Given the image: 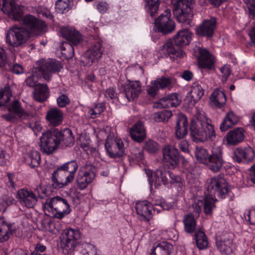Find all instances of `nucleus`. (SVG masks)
Here are the masks:
<instances>
[{
	"instance_id": "1",
	"label": "nucleus",
	"mask_w": 255,
	"mask_h": 255,
	"mask_svg": "<svg viewBox=\"0 0 255 255\" xmlns=\"http://www.w3.org/2000/svg\"><path fill=\"white\" fill-rule=\"evenodd\" d=\"M20 21L23 26L11 27L6 34V42L12 47L21 46L27 41L30 34L40 35L45 32V23L32 15L22 16Z\"/></svg>"
},
{
	"instance_id": "2",
	"label": "nucleus",
	"mask_w": 255,
	"mask_h": 255,
	"mask_svg": "<svg viewBox=\"0 0 255 255\" xmlns=\"http://www.w3.org/2000/svg\"><path fill=\"white\" fill-rule=\"evenodd\" d=\"M190 134L193 141H214L216 134L214 127L210 124L204 113H199L195 119L190 122Z\"/></svg>"
},
{
	"instance_id": "3",
	"label": "nucleus",
	"mask_w": 255,
	"mask_h": 255,
	"mask_svg": "<svg viewBox=\"0 0 255 255\" xmlns=\"http://www.w3.org/2000/svg\"><path fill=\"white\" fill-rule=\"evenodd\" d=\"M207 191L209 196H217L220 198H226L229 201L234 198V194L229 189L228 182L225 177L220 174L210 179L207 186Z\"/></svg>"
},
{
	"instance_id": "4",
	"label": "nucleus",
	"mask_w": 255,
	"mask_h": 255,
	"mask_svg": "<svg viewBox=\"0 0 255 255\" xmlns=\"http://www.w3.org/2000/svg\"><path fill=\"white\" fill-rule=\"evenodd\" d=\"M44 208L51 213L49 216L59 219H62L71 212L67 200L60 196L47 199L44 204Z\"/></svg>"
},
{
	"instance_id": "5",
	"label": "nucleus",
	"mask_w": 255,
	"mask_h": 255,
	"mask_svg": "<svg viewBox=\"0 0 255 255\" xmlns=\"http://www.w3.org/2000/svg\"><path fill=\"white\" fill-rule=\"evenodd\" d=\"M183 223L186 233L190 234H194V239L197 247L200 250L206 248L208 245L207 238L201 228L196 229V221L194 215L191 214L185 215Z\"/></svg>"
},
{
	"instance_id": "6",
	"label": "nucleus",
	"mask_w": 255,
	"mask_h": 255,
	"mask_svg": "<svg viewBox=\"0 0 255 255\" xmlns=\"http://www.w3.org/2000/svg\"><path fill=\"white\" fill-rule=\"evenodd\" d=\"M37 65L33 73L39 72L46 81L50 80L53 73L58 72L63 68L62 63L56 59L42 60L37 62Z\"/></svg>"
},
{
	"instance_id": "7",
	"label": "nucleus",
	"mask_w": 255,
	"mask_h": 255,
	"mask_svg": "<svg viewBox=\"0 0 255 255\" xmlns=\"http://www.w3.org/2000/svg\"><path fill=\"white\" fill-rule=\"evenodd\" d=\"M193 3L194 0H177L174 4L173 13L179 22L190 23Z\"/></svg>"
},
{
	"instance_id": "8",
	"label": "nucleus",
	"mask_w": 255,
	"mask_h": 255,
	"mask_svg": "<svg viewBox=\"0 0 255 255\" xmlns=\"http://www.w3.org/2000/svg\"><path fill=\"white\" fill-rule=\"evenodd\" d=\"M80 237V232L77 230L69 228L64 230L60 237V245L63 253L66 255L72 253L78 245V241Z\"/></svg>"
},
{
	"instance_id": "9",
	"label": "nucleus",
	"mask_w": 255,
	"mask_h": 255,
	"mask_svg": "<svg viewBox=\"0 0 255 255\" xmlns=\"http://www.w3.org/2000/svg\"><path fill=\"white\" fill-rule=\"evenodd\" d=\"M56 133L57 129L56 128L43 133L40 137V146L44 152L50 154L58 147Z\"/></svg>"
},
{
	"instance_id": "10",
	"label": "nucleus",
	"mask_w": 255,
	"mask_h": 255,
	"mask_svg": "<svg viewBox=\"0 0 255 255\" xmlns=\"http://www.w3.org/2000/svg\"><path fill=\"white\" fill-rule=\"evenodd\" d=\"M7 109L8 113L2 115L1 117L9 122H14L18 119H25L29 116L28 114L22 108L20 103L17 100L10 104Z\"/></svg>"
},
{
	"instance_id": "11",
	"label": "nucleus",
	"mask_w": 255,
	"mask_h": 255,
	"mask_svg": "<svg viewBox=\"0 0 255 255\" xmlns=\"http://www.w3.org/2000/svg\"><path fill=\"white\" fill-rule=\"evenodd\" d=\"M103 51L101 41L98 40L92 48L87 50L81 57V62L84 66H91L101 57Z\"/></svg>"
},
{
	"instance_id": "12",
	"label": "nucleus",
	"mask_w": 255,
	"mask_h": 255,
	"mask_svg": "<svg viewBox=\"0 0 255 255\" xmlns=\"http://www.w3.org/2000/svg\"><path fill=\"white\" fill-rule=\"evenodd\" d=\"M1 10L14 20L20 21L22 17L23 7L16 4L14 0H3Z\"/></svg>"
},
{
	"instance_id": "13",
	"label": "nucleus",
	"mask_w": 255,
	"mask_h": 255,
	"mask_svg": "<svg viewBox=\"0 0 255 255\" xmlns=\"http://www.w3.org/2000/svg\"><path fill=\"white\" fill-rule=\"evenodd\" d=\"M105 146L110 158L121 157L125 154L124 143L120 139L114 140L112 138H108Z\"/></svg>"
},
{
	"instance_id": "14",
	"label": "nucleus",
	"mask_w": 255,
	"mask_h": 255,
	"mask_svg": "<svg viewBox=\"0 0 255 255\" xmlns=\"http://www.w3.org/2000/svg\"><path fill=\"white\" fill-rule=\"evenodd\" d=\"M160 52L165 57H169L173 60L183 56L185 53L181 48L175 44L172 39L166 41L160 48Z\"/></svg>"
},
{
	"instance_id": "15",
	"label": "nucleus",
	"mask_w": 255,
	"mask_h": 255,
	"mask_svg": "<svg viewBox=\"0 0 255 255\" xmlns=\"http://www.w3.org/2000/svg\"><path fill=\"white\" fill-rule=\"evenodd\" d=\"M216 24L217 19L215 17L204 20L196 28L197 34L208 38H212L216 27Z\"/></svg>"
},
{
	"instance_id": "16",
	"label": "nucleus",
	"mask_w": 255,
	"mask_h": 255,
	"mask_svg": "<svg viewBox=\"0 0 255 255\" xmlns=\"http://www.w3.org/2000/svg\"><path fill=\"white\" fill-rule=\"evenodd\" d=\"M135 210L137 214L145 221H148L152 218L153 212L157 211L158 213L160 211V209L154 208L152 204L147 201L137 202Z\"/></svg>"
},
{
	"instance_id": "17",
	"label": "nucleus",
	"mask_w": 255,
	"mask_h": 255,
	"mask_svg": "<svg viewBox=\"0 0 255 255\" xmlns=\"http://www.w3.org/2000/svg\"><path fill=\"white\" fill-rule=\"evenodd\" d=\"M232 236L228 233H223L217 236L216 244L217 248L224 254L229 255L232 253L233 243Z\"/></svg>"
},
{
	"instance_id": "18",
	"label": "nucleus",
	"mask_w": 255,
	"mask_h": 255,
	"mask_svg": "<svg viewBox=\"0 0 255 255\" xmlns=\"http://www.w3.org/2000/svg\"><path fill=\"white\" fill-rule=\"evenodd\" d=\"M154 24L158 31L163 34L172 32L175 28V23L169 15H160L155 19Z\"/></svg>"
},
{
	"instance_id": "19",
	"label": "nucleus",
	"mask_w": 255,
	"mask_h": 255,
	"mask_svg": "<svg viewBox=\"0 0 255 255\" xmlns=\"http://www.w3.org/2000/svg\"><path fill=\"white\" fill-rule=\"evenodd\" d=\"M123 93L128 101H133L136 98L141 91L140 82L128 81L123 86Z\"/></svg>"
},
{
	"instance_id": "20",
	"label": "nucleus",
	"mask_w": 255,
	"mask_h": 255,
	"mask_svg": "<svg viewBox=\"0 0 255 255\" xmlns=\"http://www.w3.org/2000/svg\"><path fill=\"white\" fill-rule=\"evenodd\" d=\"M20 203L28 208H33L37 201V196L32 191L22 189L17 192Z\"/></svg>"
},
{
	"instance_id": "21",
	"label": "nucleus",
	"mask_w": 255,
	"mask_h": 255,
	"mask_svg": "<svg viewBox=\"0 0 255 255\" xmlns=\"http://www.w3.org/2000/svg\"><path fill=\"white\" fill-rule=\"evenodd\" d=\"M57 138L58 147H70L74 143V137L71 130L66 128L62 131L57 129Z\"/></svg>"
},
{
	"instance_id": "22",
	"label": "nucleus",
	"mask_w": 255,
	"mask_h": 255,
	"mask_svg": "<svg viewBox=\"0 0 255 255\" xmlns=\"http://www.w3.org/2000/svg\"><path fill=\"white\" fill-rule=\"evenodd\" d=\"M181 100L178 99L176 93H172L160 99L155 104L154 106L158 108H169L176 107L180 105Z\"/></svg>"
},
{
	"instance_id": "23",
	"label": "nucleus",
	"mask_w": 255,
	"mask_h": 255,
	"mask_svg": "<svg viewBox=\"0 0 255 255\" xmlns=\"http://www.w3.org/2000/svg\"><path fill=\"white\" fill-rule=\"evenodd\" d=\"M60 32L63 37L75 45L79 43L82 40L81 34L73 27H62L60 29Z\"/></svg>"
},
{
	"instance_id": "24",
	"label": "nucleus",
	"mask_w": 255,
	"mask_h": 255,
	"mask_svg": "<svg viewBox=\"0 0 255 255\" xmlns=\"http://www.w3.org/2000/svg\"><path fill=\"white\" fill-rule=\"evenodd\" d=\"M188 125V119L184 115L178 116L175 128V136L178 139L184 138L188 133L187 127Z\"/></svg>"
},
{
	"instance_id": "25",
	"label": "nucleus",
	"mask_w": 255,
	"mask_h": 255,
	"mask_svg": "<svg viewBox=\"0 0 255 255\" xmlns=\"http://www.w3.org/2000/svg\"><path fill=\"white\" fill-rule=\"evenodd\" d=\"M15 231V228L13 224H8L3 217H0V242L7 241Z\"/></svg>"
},
{
	"instance_id": "26",
	"label": "nucleus",
	"mask_w": 255,
	"mask_h": 255,
	"mask_svg": "<svg viewBox=\"0 0 255 255\" xmlns=\"http://www.w3.org/2000/svg\"><path fill=\"white\" fill-rule=\"evenodd\" d=\"M199 57L198 62L200 66L203 68L211 69L214 65L213 56L205 49L199 48Z\"/></svg>"
},
{
	"instance_id": "27",
	"label": "nucleus",
	"mask_w": 255,
	"mask_h": 255,
	"mask_svg": "<svg viewBox=\"0 0 255 255\" xmlns=\"http://www.w3.org/2000/svg\"><path fill=\"white\" fill-rule=\"evenodd\" d=\"M245 130L242 128H236L230 131L227 134V142L232 145H236L242 142L245 138Z\"/></svg>"
},
{
	"instance_id": "28",
	"label": "nucleus",
	"mask_w": 255,
	"mask_h": 255,
	"mask_svg": "<svg viewBox=\"0 0 255 255\" xmlns=\"http://www.w3.org/2000/svg\"><path fill=\"white\" fill-rule=\"evenodd\" d=\"M131 138L137 142H141L145 137V130L143 123L141 121L138 122L131 128L130 130Z\"/></svg>"
},
{
	"instance_id": "29",
	"label": "nucleus",
	"mask_w": 255,
	"mask_h": 255,
	"mask_svg": "<svg viewBox=\"0 0 255 255\" xmlns=\"http://www.w3.org/2000/svg\"><path fill=\"white\" fill-rule=\"evenodd\" d=\"M46 119L50 125L56 127L62 123L63 115L62 111L57 108L49 110L46 115Z\"/></svg>"
},
{
	"instance_id": "30",
	"label": "nucleus",
	"mask_w": 255,
	"mask_h": 255,
	"mask_svg": "<svg viewBox=\"0 0 255 255\" xmlns=\"http://www.w3.org/2000/svg\"><path fill=\"white\" fill-rule=\"evenodd\" d=\"M191 35L192 33L185 29L179 31L172 39L175 44L181 48L184 46L189 44L191 40Z\"/></svg>"
},
{
	"instance_id": "31",
	"label": "nucleus",
	"mask_w": 255,
	"mask_h": 255,
	"mask_svg": "<svg viewBox=\"0 0 255 255\" xmlns=\"http://www.w3.org/2000/svg\"><path fill=\"white\" fill-rule=\"evenodd\" d=\"M49 89L46 84H37L33 92L34 99L37 102L42 103L47 100L49 96Z\"/></svg>"
},
{
	"instance_id": "32",
	"label": "nucleus",
	"mask_w": 255,
	"mask_h": 255,
	"mask_svg": "<svg viewBox=\"0 0 255 255\" xmlns=\"http://www.w3.org/2000/svg\"><path fill=\"white\" fill-rule=\"evenodd\" d=\"M234 155L237 159H253L255 153L251 147L237 148L234 150Z\"/></svg>"
},
{
	"instance_id": "33",
	"label": "nucleus",
	"mask_w": 255,
	"mask_h": 255,
	"mask_svg": "<svg viewBox=\"0 0 255 255\" xmlns=\"http://www.w3.org/2000/svg\"><path fill=\"white\" fill-rule=\"evenodd\" d=\"M190 94L191 101L188 104L189 107H192L201 99L204 95V90L200 85L195 84L192 86Z\"/></svg>"
},
{
	"instance_id": "34",
	"label": "nucleus",
	"mask_w": 255,
	"mask_h": 255,
	"mask_svg": "<svg viewBox=\"0 0 255 255\" xmlns=\"http://www.w3.org/2000/svg\"><path fill=\"white\" fill-rule=\"evenodd\" d=\"M239 121V118L233 112L226 114L223 122L220 126L222 131H225L233 126L236 125Z\"/></svg>"
},
{
	"instance_id": "35",
	"label": "nucleus",
	"mask_w": 255,
	"mask_h": 255,
	"mask_svg": "<svg viewBox=\"0 0 255 255\" xmlns=\"http://www.w3.org/2000/svg\"><path fill=\"white\" fill-rule=\"evenodd\" d=\"M210 100L213 105L217 108H220L225 104L226 97L223 91L216 90L212 94Z\"/></svg>"
},
{
	"instance_id": "36",
	"label": "nucleus",
	"mask_w": 255,
	"mask_h": 255,
	"mask_svg": "<svg viewBox=\"0 0 255 255\" xmlns=\"http://www.w3.org/2000/svg\"><path fill=\"white\" fill-rule=\"evenodd\" d=\"M172 249L171 244L167 242H162L152 250L150 255H170Z\"/></svg>"
},
{
	"instance_id": "37",
	"label": "nucleus",
	"mask_w": 255,
	"mask_h": 255,
	"mask_svg": "<svg viewBox=\"0 0 255 255\" xmlns=\"http://www.w3.org/2000/svg\"><path fill=\"white\" fill-rule=\"evenodd\" d=\"M93 181V174L88 177L82 172V170H79L76 178V182L77 187L81 190L85 189L87 186Z\"/></svg>"
},
{
	"instance_id": "38",
	"label": "nucleus",
	"mask_w": 255,
	"mask_h": 255,
	"mask_svg": "<svg viewBox=\"0 0 255 255\" xmlns=\"http://www.w3.org/2000/svg\"><path fill=\"white\" fill-rule=\"evenodd\" d=\"M163 159H179L178 150L177 148L170 145H165L162 148Z\"/></svg>"
},
{
	"instance_id": "39",
	"label": "nucleus",
	"mask_w": 255,
	"mask_h": 255,
	"mask_svg": "<svg viewBox=\"0 0 255 255\" xmlns=\"http://www.w3.org/2000/svg\"><path fill=\"white\" fill-rule=\"evenodd\" d=\"M170 175L171 172L166 171L163 167H159L154 173L156 181L159 182L161 180L164 185L168 184L169 183Z\"/></svg>"
},
{
	"instance_id": "40",
	"label": "nucleus",
	"mask_w": 255,
	"mask_h": 255,
	"mask_svg": "<svg viewBox=\"0 0 255 255\" xmlns=\"http://www.w3.org/2000/svg\"><path fill=\"white\" fill-rule=\"evenodd\" d=\"M61 168L65 171L67 173H69L67 177L71 178L70 180L72 182L74 178L75 173L78 167V163L76 160H71L64 165L60 166Z\"/></svg>"
},
{
	"instance_id": "41",
	"label": "nucleus",
	"mask_w": 255,
	"mask_h": 255,
	"mask_svg": "<svg viewBox=\"0 0 255 255\" xmlns=\"http://www.w3.org/2000/svg\"><path fill=\"white\" fill-rule=\"evenodd\" d=\"M12 97V91L9 86L0 89V107L4 106Z\"/></svg>"
},
{
	"instance_id": "42",
	"label": "nucleus",
	"mask_w": 255,
	"mask_h": 255,
	"mask_svg": "<svg viewBox=\"0 0 255 255\" xmlns=\"http://www.w3.org/2000/svg\"><path fill=\"white\" fill-rule=\"evenodd\" d=\"M213 198L210 196H206L204 197L203 206L204 212L206 215H211L212 211L215 208V202Z\"/></svg>"
},
{
	"instance_id": "43",
	"label": "nucleus",
	"mask_w": 255,
	"mask_h": 255,
	"mask_svg": "<svg viewBox=\"0 0 255 255\" xmlns=\"http://www.w3.org/2000/svg\"><path fill=\"white\" fill-rule=\"evenodd\" d=\"M145 2L147 11L151 17H153L159 8V0H145Z\"/></svg>"
},
{
	"instance_id": "44",
	"label": "nucleus",
	"mask_w": 255,
	"mask_h": 255,
	"mask_svg": "<svg viewBox=\"0 0 255 255\" xmlns=\"http://www.w3.org/2000/svg\"><path fill=\"white\" fill-rule=\"evenodd\" d=\"M73 45L71 43L64 42L61 45V53L67 59L71 58L74 55Z\"/></svg>"
},
{
	"instance_id": "45",
	"label": "nucleus",
	"mask_w": 255,
	"mask_h": 255,
	"mask_svg": "<svg viewBox=\"0 0 255 255\" xmlns=\"http://www.w3.org/2000/svg\"><path fill=\"white\" fill-rule=\"evenodd\" d=\"M200 162L206 164L208 168L216 172L219 171L223 165V160H200Z\"/></svg>"
},
{
	"instance_id": "46",
	"label": "nucleus",
	"mask_w": 255,
	"mask_h": 255,
	"mask_svg": "<svg viewBox=\"0 0 255 255\" xmlns=\"http://www.w3.org/2000/svg\"><path fill=\"white\" fill-rule=\"evenodd\" d=\"M71 178H68L66 177V180L64 183H63L62 181H60L59 179H58V177H57V176L55 175V173H53L52 174L51 178V186L53 189H60L63 188V187L67 185L68 184L72 182L70 180Z\"/></svg>"
},
{
	"instance_id": "47",
	"label": "nucleus",
	"mask_w": 255,
	"mask_h": 255,
	"mask_svg": "<svg viewBox=\"0 0 255 255\" xmlns=\"http://www.w3.org/2000/svg\"><path fill=\"white\" fill-rule=\"evenodd\" d=\"M172 116L171 111L163 110L157 113H155L154 116V119L157 122H167L170 118Z\"/></svg>"
},
{
	"instance_id": "48",
	"label": "nucleus",
	"mask_w": 255,
	"mask_h": 255,
	"mask_svg": "<svg viewBox=\"0 0 255 255\" xmlns=\"http://www.w3.org/2000/svg\"><path fill=\"white\" fill-rule=\"evenodd\" d=\"M81 253L84 255H98L95 247L88 243H85L82 245Z\"/></svg>"
},
{
	"instance_id": "49",
	"label": "nucleus",
	"mask_w": 255,
	"mask_h": 255,
	"mask_svg": "<svg viewBox=\"0 0 255 255\" xmlns=\"http://www.w3.org/2000/svg\"><path fill=\"white\" fill-rule=\"evenodd\" d=\"M69 0H57L55 3V9L58 12L63 13L69 8Z\"/></svg>"
},
{
	"instance_id": "50",
	"label": "nucleus",
	"mask_w": 255,
	"mask_h": 255,
	"mask_svg": "<svg viewBox=\"0 0 255 255\" xmlns=\"http://www.w3.org/2000/svg\"><path fill=\"white\" fill-rule=\"evenodd\" d=\"M79 170H82V172L88 177H90V175L93 174V180L95 179L96 170L95 166L92 164H85Z\"/></svg>"
},
{
	"instance_id": "51",
	"label": "nucleus",
	"mask_w": 255,
	"mask_h": 255,
	"mask_svg": "<svg viewBox=\"0 0 255 255\" xmlns=\"http://www.w3.org/2000/svg\"><path fill=\"white\" fill-rule=\"evenodd\" d=\"M159 89H160L158 83L156 82V80L152 81L150 85L147 86L146 91L149 95L151 96H155Z\"/></svg>"
},
{
	"instance_id": "52",
	"label": "nucleus",
	"mask_w": 255,
	"mask_h": 255,
	"mask_svg": "<svg viewBox=\"0 0 255 255\" xmlns=\"http://www.w3.org/2000/svg\"><path fill=\"white\" fill-rule=\"evenodd\" d=\"M156 82L158 83L159 88L162 89L165 88H169L172 84V79L168 77H162L157 78Z\"/></svg>"
},
{
	"instance_id": "53",
	"label": "nucleus",
	"mask_w": 255,
	"mask_h": 255,
	"mask_svg": "<svg viewBox=\"0 0 255 255\" xmlns=\"http://www.w3.org/2000/svg\"><path fill=\"white\" fill-rule=\"evenodd\" d=\"M145 149L149 153H154L159 149L158 143L152 140H149L145 143Z\"/></svg>"
},
{
	"instance_id": "54",
	"label": "nucleus",
	"mask_w": 255,
	"mask_h": 255,
	"mask_svg": "<svg viewBox=\"0 0 255 255\" xmlns=\"http://www.w3.org/2000/svg\"><path fill=\"white\" fill-rule=\"evenodd\" d=\"M57 103L59 107L64 108L69 104L70 99L67 96L62 94L57 98Z\"/></svg>"
},
{
	"instance_id": "55",
	"label": "nucleus",
	"mask_w": 255,
	"mask_h": 255,
	"mask_svg": "<svg viewBox=\"0 0 255 255\" xmlns=\"http://www.w3.org/2000/svg\"><path fill=\"white\" fill-rule=\"evenodd\" d=\"M197 159H209L207 150L203 148H197L195 153Z\"/></svg>"
},
{
	"instance_id": "56",
	"label": "nucleus",
	"mask_w": 255,
	"mask_h": 255,
	"mask_svg": "<svg viewBox=\"0 0 255 255\" xmlns=\"http://www.w3.org/2000/svg\"><path fill=\"white\" fill-rule=\"evenodd\" d=\"M222 151L221 148L218 146L212 150V154L209 156V159H222Z\"/></svg>"
},
{
	"instance_id": "57",
	"label": "nucleus",
	"mask_w": 255,
	"mask_h": 255,
	"mask_svg": "<svg viewBox=\"0 0 255 255\" xmlns=\"http://www.w3.org/2000/svg\"><path fill=\"white\" fill-rule=\"evenodd\" d=\"M37 12L38 14L42 15L43 16H45L48 18L52 19L53 18V16L51 14L49 9L47 8L39 6L37 8Z\"/></svg>"
},
{
	"instance_id": "58",
	"label": "nucleus",
	"mask_w": 255,
	"mask_h": 255,
	"mask_svg": "<svg viewBox=\"0 0 255 255\" xmlns=\"http://www.w3.org/2000/svg\"><path fill=\"white\" fill-rule=\"evenodd\" d=\"M220 71L222 74V81L223 82H226L228 77L231 74V72L230 66L224 65L220 68Z\"/></svg>"
},
{
	"instance_id": "59",
	"label": "nucleus",
	"mask_w": 255,
	"mask_h": 255,
	"mask_svg": "<svg viewBox=\"0 0 255 255\" xmlns=\"http://www.w3.org/2000/svg\"><path fill=\"white\" fill-rule=\"evenodd\" d=\"M104 110V107L103 104H99L97 105L95 109L90 111V115L93 118H95L99 115Z\"/></svg>"
},
{
	"instance_id": "60",
	"label": "nucleus",
	"mask_w": 255,
	"mask_h": 255,
	"mask_svg": "<svg viewBox=\"0 0 255 255\" xmlns=\"http://www.w3.org/2000/svg\"><path fill=\"white\" fill-rule=\"evenodd\" d=\"M53 172L55 173V175L57 176V177H58V179H59L60 181H62L63 183L65 182L67 180L66 176L68 175L65 171L62 169L60 167L57 170H55Z\"/></svg>"
},
{
	"instance_id": "61",
	"label": "nucleus",
	"mask_w": 255,
	"mask_h": 255,
	"mask_svg": "<svg viewBox=\"0 0 255 255\" xmlns=\"http://www.w3.org/2000/svg\"><path fill=\"white\" fill-rule=\"evenodd\" d=\"M163 166L162 167L165 169H173L175 168L178 164L179 160H163Z\"/></svg>"
},
{
	"instance_id": "62",
	"label": "nucleus",
	"mask_w": 255,
	"mask_h": 255,
	"mask_svg": "<svg viewBox=\"0 0 255 255\" xmlns=\"http://www.w3.org/2000/svg\"><path fill=\"white\" fill-rule=\"evenodd\" d=\"M46 247L40 244H37L34 248V250L32 252L31 255H35V254H45Z\"/></svg>"
},
{
	"instance_id": "63",
	"label": "nucleus",
	"mask_w": 255,
	"mask_h": 255,
	"mask_svg": "<svg viewBox=\"0 0 255 255\" xmlns=\"http://www.w3.org/2000/svg\"><path fill=\"white\" fill-rule=\"evenodd\" d=\"M25 82L29 87H34L37 85H36V83L37 82V80L36 77L34 75V74L31 75L30 76L28 77L25 81Z\"/></svg>"
},
{
	"instance_id": "64",
	"label": "nucleus",
	"mask_w": 255,
	"mask_h": 255,
	"mask_svg": "<svg viewBox=\"0 0 255 255\" xmlns=\"http://www.w3.org/2000/svg\"><path fill=\"white\" fill-rule=\"evenodd\" d=\"M245 2L247 3L250 14L255 16V0H246Z\"/></svg>"
}]
</instances>
